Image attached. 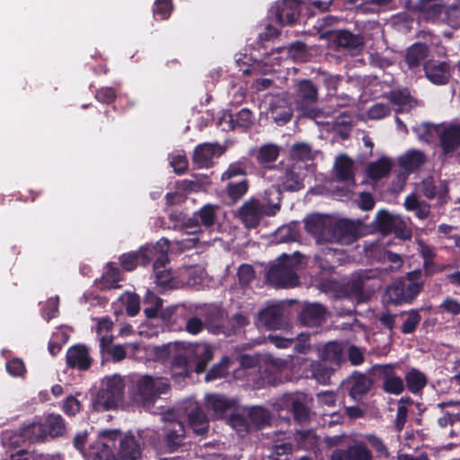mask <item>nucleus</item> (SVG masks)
I'll return each mask as SVG.
<instances>
[{
    "label": "nucleus",
    "mask_w": 460,
    "mask_h": 460,
    "mask_svg": "<svg viewBox=\"0 0 460 460\" xmlns=\"http://www.w3.org/2000/svg\"><path fill=\"white\" fill-rule=\"evenodd\" d=\"M305 229L318 243L349 244L358 236L359 224L349 219L334 221L328 216L314 214L304 219Z\"/></svg>",
    "instance_id": "obj_1"
},
{
    "label": "nucleus",
    "mask_w": 460,
    "mask_h": 460,
    "mask_svg": "<svg viewBox=\"0 0 460 460\" xmlns=\"http://www.w3.org/2000/svg\"><path fill=\"white\" fill-rule=\"evenodd\" d=\"M302 263L303 255L299 252L282 253L269 264L266 281L276 288H294L300 284L297 271Z\"/></svg>",
    "instance_id": "obj_2"
},
{
    "label": "nucleus",
    "mask_w": 460,
    "mask_h": 460,
    "mask_svg": "<svg viewBox=\"0 0 460 460\" xmlns=\"http://www.w3.org/2000/svg\"><path fill=\"white\" fill-rule=\"evenodd\" d=\"M422 271L417 269L395 279L384 293L383 300L395 306L412 304L424 288Z\"/></svg>",
    "instance_id": "obj_3"
},
{
    "label": "nucleus",
    "mask_w": 460,
    "mask_h": 460,
    "mask_svg": "<svg viewBox=\"0 0 460 460\" xmlns=\"http://www.w3.org/2000/svg\"><path fill=\"white\" fill-rule=\"evenodd\" d=\"M168 390L169 384L165 378L143 375L135 382L131 399L136 404L150 409L161 394H166Z\"/></svg>",
    "instance_id": "obj_4"
},
{
    "label": "nucleus",
    "mask_w": 460,
    "mask_h": 460,
    "mask_svg": "<svg viewBox=\"0 0 460 460\" xmlns=\"http://www.w3.org/2000/svg\"><path fill=\"white\" fill-rule=\"evenodd\" d=\"M279 209V204H264L256 198H251L238 208L236 217L245 227L256 228L263 217L275 216Z\"/></svg>",
    "instance_id": "obj_5"
},
{
    "label": "nucleus",
    "mask_w": 460,
    "mask_h": 460,
    "mask_svg": "<svg viewBox=\"0 0 460 460\" xmlns=\"http://www.w3.org/2000/svg\"><path fill=\"white\" fill-rule=\"evenodd\" d=\"M123 394L124 383L119 376L106 377L93 402V407L97 411L114 409L122 401Z\"/></svg>",
    "instance_id": "obj_6"
},
{
    "label": "nucleus",
    "mask_w": 460,
    "mask_h": 460,
    "mask_svg": "<svg viewBox=\"0 0 460 460\" xmlns=\"http://www.w3.org/2000/svg\"><path fill=\"white\" fill-rule=\"evenodd\" d=\"M277 404L279 409L291 413L296 423L305 425L310 422L311 410L305 394H285L279 399Z\"/></svg>",
    "instance_id": "obj_7"
},
{
    "label": "nucleus",
    "mask_w": 460,
    "mask_h": 460,
    "mask_svg": "<svg viewBox=\"0 0 460 460\" xmlns=\"http://www.w3.org/2000/svg\"><path fill=\"white\" fill-rule=\"evenodd\" d=\"M170 247L167 239H161L156 243V254L154 256L153 271L155 274V281L158 286L163 288H172L173 274L171 270L166 269L169 263L168 249Z\"/></svg>",
    "instance_id": "obj_8"
},
{
    "label": "nucleus",
    "mask_w": 460,
    "mask_h": 460,
    "mask_svg": "<svg viewBox=\"0 0 460 460\" xmlns=\"http://www.w3.org/2000/svg\"><path fill=\"white\" fill-rule=\"evenodd\" d=\"M270 16L275 22L281 26L293 25L301 13L300 3L296 0H283L276 2L271 6Z\"/></svg>",
    "instance_id": "obj_9"
},
{
    "label": "nucleus",
    "mask_w": 460,
    "mask_h": 460,
    "mask_svg": "<svg viewBox=\"0 0 460 460\" xmlns=\"http://www.w3.org/2000/svg\"><path fill=\"white\" fill-rule=\"evenodd\" d=\"M296 106L304 114H312L318 99V89L309 79L299 80L296 84Z\"/></svg>",
    "instance_id": "obj_10"
},
{
    "label": "nucleus",
    "mask_w": 460,
    "mask_h": 460,
    "mask_svg": "<svg viewBox=\"0 0 460 460\" xmlns=\"http://www.w3.org/2000/svg\"><path fill=\"white\" fill-rule=\"evenodd\" d=\"M327 309L321 303L304 302L300 305L297 321L302 326L319 327L326 320Z\"/></svg>",
    "instance_id": "obj_11"
},
{
    "label": "nucleus",
    "mask_w": 460,
    "mask_h": 460,
    "mask_svg": "<svg viewBox=\"0 0 460 460\" xmlns=\"http://www.w3.org/2000/svg\"><path fill=\"white\" fill-rule=\"evenodd\" d=\"M330 460H373V455L364 441L354 439L345 448L332 450Z\"/></svg>",
    "instance_id": "obj_12"
},
{
    "label": "nucleus",
    "mask_w": 460,
    "mask_h": 460,
    "mask_svg": "<svg viewBox=\"0 0 460 460\" xmlns=\"http://www.w3.org/2000/svg\"><path fill=\"white\" fill-rule=\"evenodd\" d=\"M19 438L30 444L45 442L47 438L42 425V419L36 417L33 421L23 424L19 429L17 434H14L10 438V443L14 445L18 442Z\"/></svg>",
    "instance_id": "obj_13"
},
{
    "label": "nucleus",
    "mask_w": 460,
    "mask_h": 460,
    "mask_svg": "<svg viewBox=\"0 0 460 460\" xmlns=\"http://www.w3.org/2000/svg\"><path fill=\"white\" fill-rule=\"evenodd\" d=\"M155 252V245H146L142 246L137 252L123 253L119 258L120 266L127 271L135 270L138 264L146 266L153 261Z\"/></svg>",
    "instance_id": "obj_14"
},
{
    "label": "nucleus",
    "mask_w": 460,
    "mask_h": 460,
    "mask_svg": "<svg viewBox=\"0 0 460 460\" xmlns=\"http://www.w3.org/2000/svg\"><path fill=\"white\" fill-rule=\"evenodd\" d=\"M93 362L88 348L83 343L75 344L66 350V364L68 368L86 371Z\"/></svg>",
    "instance_id": "obj_15"
},
{
    "label": "nucleus",
    "mask_w": 460,
    "mask_h": 460,
    "mask_svg": "<svg viewBox=\"0 0 460 460\" xmlns=\"http://www.w3.org/2000/svg\"><path fill=\"white\" fill-rule=\"evenodd\" d=\"M423 70L427 79L433 84H447L451 78L450 66L445 61L427 60L423 64Z\"/></svg>",
    "instance_id": "obj_16"
},
{
    "label": "nucleus",
    "mask_w": 460,
    "mask_h": 460,
    "mask_svg": "<svg viewBox=\"0 0 460 460\" xmlns=\"http://www.w3.org/2000/svg\"><path fill=\"white\" fill-rule=\"evenodd\" d=\"M254 119L253 112L248 108H243L235 114L230 111H225L219 119V124H227V130H234L237 128L246 130L254 124Z\"/></svg>",
    "instance_id": "obj_17"
},
{
    "label": "nucleus",
    "mask_w": 460,
    "mask_h": 460,
    "mask_svg": "<svg viewBox=\"0 0 460 460\" xmlns=\"http://www.w3.org/2000/svg\"><path fill=\"white\" fill-rule=\"evenodd\" d=\"M206 407L214 419H224L234 407V400L220 394H212L206 396Z\"/></svg>",
    "instance_id": "obj_18"
},
{
    "label": "nucleus",
    "mask_w": 460,
    "mask_h": 460,
    "mask_svg": "<svg viewBox=\"0 0 460 460\" xmlns=\"http://www.w3.org/2000/svg\"><path fill=\"white\" fill-rule=\"evenodd\" d=\"M438 138L443 154L453 153L460 147V124H441Z\"/></svg>",
    "instance_id": "obj_19"
},
{
    "label": "nucleus",
    "mask_w": 460,
    "mask_h": 460,
    "mask_svg": "<svg viewBox=\"0 0 460 460\" xmlns=\"http://www.w3.org/2000/svg\"><path fill=\"white\" fill-rule=\"evenodd\" d=\"M190 427L197 435H204L208 430V419L207 414L196 402H190L185 408Z\"/></svg>",
    "instance_id": "obj_20"
},
{
    "label": "nucleus",
    "mask_w": 460,
    "mask_h": 460,
    "mask_svg": "<svg viewBox=\"0 0 460 460\" xmlns=\"http://www.w3.org/2000/svg\"><path fill=\"white\" fill-rule=\"evenodd\" d=\"M165 436L164 438V447L167 452L172 453L177 451L184 445L185 427L181 421H172L164 429Z\"/></svg>",
    "instance_id": "obj_21"
},
{
    "label": "nucleus",
    "mask_w": 460,
    "mask_h": 460,
    "mask_svg": "<svg viewBox=\"0 0 460 460\" xmlns=\"http://www.w3.org/2000/svg\"><path fill=\"white\" fill-rule=\"evenodd\" d=\"M259 320L267 330L281 329L286 323L284 308L279 305L267 306L260 312Z\"/></svg>",
    "instance_id": "obj_22"
},
{
    "label": "nucleus",
    "mask_w": 460,
    "mask_h": 460,
    "mask_svg": "<svg viewBox=\"0 0 460 460\" xmlns=\"http://www.w3.org/2000/svg\"><path fill=\"white\" fill-rule=\"evenodd\" d=\"M332 40L339 48L349 50H360L365 44V38L361 32L355 34L347 30L335 31Z\"/></svg>",
    "instance_id": "obj_23"
},
{
    "label": "nucleus",
    "mask_w": 460,
    "mask_h": 460,
    "mask_svg": "<svg viewBox=\"0 0 460 460\" xmlns=\"http://www.w3.org/2000/svg\"><path fill=\"white\" fill-rule=\"evenodd\" d=\"M252 169V161L247 156H242L237 161L229 164L227 169L221 174L220 181H238L247 178Z\"/></svg>",
    "instance_id": "obj_24"
},
{
    "label": "nucleus",
    "mask_w": 460,
    "mask_h": 460,
    "mask_svg": "<svg viewBox=\"0 0 460 460\" xmlns=\"http://www.w3.org/2000/svg\"><path fill=\"white\" fill-rule=\"evenodd\" d=\"M280 155V147L272 143L264 144L254 151L256 162L261 168L271 170Z\"/></svg>",
    "instance_id": "obj_25"
},
{
    "label": "nucleus",
    "mask_w": 460,
    "mask_h": 460,
    "mask_svg": "<svg viewBox=\"0 0 460 460\" xmlns=\"http://www.w3.org/2000/svg\"><path fill=\"white\" fill-rule=\"evenodd\" d=\"M303 169L300 165L292 164L279 177L281 186L287 191H297L305 188Z\"/></svg>",
    "instance_id": "obj_26"
},
{
    "label": "nucleus",
    "mask_w": 460,
    "mask_h": 460,
    "mask_svg": "<svg viewBox=\"0 0 460 460\" xmlns=\"http://www.w3.org/2000/svg\"><path fill=\"white\" fill-rule=\"evenodd\" d=\"M332 368L318 361L305 360L303 364L302 375L305 378H314L321 385H327L331 379Z\"/></svg>",
    "instance_id": "obj_27"
},
{
    "label": "nucleus",
    "mask_w": 460,
    "mask_h": 460,
    "mask_svg": "<svg viewBox=\"0 0 460 460\" xmlns=\"http://www.w3.org/2000/svg\"><path fill=\"white\" fill-rule=\"evenodd\" d=\"M429 54V48L426 43L415 42L407 48L404 62L409 69L414 70L426 62L425 59L428 58Z\"/></svg>",
    "instance_id": "obj_28"
},
{
    "label": "nucleus",
    "mask_w": 460,
    "mask_h": 460,
    "mask_svg": "<svg viewBox=\"0 0 460 460\" xmlns=\"http://www.w3.org/2000/svg\"><path fill=\"white\" fill-rule=\"evenodd\" d=\"M348 385L351 398L359 401L369 392L373 381L366 374L354 372L348 380Z\"/></svg>",
    "instance_id": "obj_29"
},
{
    "label": "nucleus",
    "mask_w": 460,
    "mask_h": 460,
    "mask_svg": "<svg viewBox=\"0 0 460 460\" xmlns=\"http://www.w3.org/2000/svg\"><path fill=\"white\" fill-rule=\"evenodd\" d=\"M369 280L370 278L365 273L353 274L346 284L347 291L358 301L367 300L370 296V292L366 288Z\"/></svg>",
    "instance_id": "obj_30"
},
{
    "label": "nucleus",
    "mask_w": 460,
    "mask_h": 460,
    "mask_svg": "<svg viewBox=\"0 0 460 460\" xmlns=\"http://www.w3.org/2000/svg\"><path fill=\"white\" fill-rule=\"evenodd\" d=\"M420 190L422 194L429 199L438 198L440 202H446L448 197V187L446 181H440L437 186L432 176H429L422 180L420 183Z\"/></svg>",
    "instance_id": "obj_31"
},
{
    "label": "nucleus",
    "mask_w": 460,
    "mask_h": 460,
    "mask_svg": "<svg viewBox=\"0 0 460 460\" xmlns=\"http://www.w3.org/2000/svg\"><path fill=\"white\" fill-rule=\"evenodd\" d=\"M46 438H56L64 437L66 433L65 419L58 413H49L42 420Z\"/></svg>",
    "instance_id": "obj_32"
},
{
    "label": "nucleus",
    "mask_w": 460,
    "mask_h": 460,
    "mask_svg": "<svg viewBox=\"0 0 460 460\" xmlns=\"http://www.w3.org/2000/svg\"><path fill=\"white\" fill-rule=\"evenodd\" d=\"M383 390L390 394L398 395L404 391V383L402 377L397 376L393 367L382 366Z\"/></svg>",
    "instance_id": "obj_33"
},
{
    "label": "nucleus",
    "mask_w": 460,
    "mask_h": 460,
    "mask_svg": "<svg viewBox=\"0 0 460 460\" xmlns=\"http://www.w3.org/2000/svg\"><path fill=\"white\" fill-rule=\"evenodd\" d=\"M215 154V145L211 143H202L194 149L192 163L197 168H209L213 164Z\"/></svg>",
    "instance_id": "obj_34"
},
{
    "label": "nucleus",
    "mask_w": 460,
    "mask_h": 460,
    "mask_svg": "<svg viewBox=\"0 0 460 460\" xmlns=\"http://www.w3.org/2000/svg\"><path fill=\"white\" fill-rule=\"evenodd\" d=\"M225 193L230 204H236L248 192L250 181L248 178L238 181H225Z\"/></svg>",
    "instance_id": "obj_35"
},
{
    "label": "nucleus",
    "mask_w": 460,
    "mask_h": 460,
    "mask_svg": "<svg viewBox=\"0 0 460 460\" xmlns=\"http://www.w3.org/2000/svg\"><path fill=\"white\" fill-rule=\"evenodd\" d=\"M189 312L183 306H176L171 317H182L185 322V331L192 335L199 334L204 329V322L197 316H188Z\"/></svg>",
    "instance_id": "obj_36"
},
{
    "label": "nucleus",
    "mask_w": 460,
    "mask_h": 460,
    "mask_svg": "<svg viewBox=\"0 0 460 460\" xmlns=\"http://www.w3.org/2000/svg\"><path fill=\"white\" fill-rule=\"evenodd\" d=\"M119 455L123 460H137L140 456V447L134 436H125L119 440Z\"/></svg>",
    "instance_id": "obj_37"
},
{
    "label": "nucleus",
    "mask_w": 460,
    "mask_h": 460,
    "mask_svg": "<svg viewBox=\"0 0 460 460\" xmlns=\"http://www.w3.org/2000/svg\"><path fill=\"white\" fill-rule=\"evenodd\" d=\"M334 169L339 181L344 182L354 180L353 161L348 155H339L336 158Z\"/></svg>",
    "instance_id": "obj_38"
},
{
    "label": "nucleus",
    "mask_w": 460,
    "mask_h": 460,
    "mask_svg": "<svg viewBox=\"0 0 460 460\" xmlns=\"http://www.w3.org/2000/svg\"><path fill=\"white\" fill-rule=\"evenodd\" d=\"M409 392L417 394L422 391L428 383L426 375L417 368H411L404 376Z\"/></svg>",
    "instance_id": "obj_39"
},
{
    "label": "nucleus",
    "mask_w": 460,
    "mask_h": 460,
    "mask_svg": "<svg viewBox=\"0 0 460 460\" xmlns=\"http://www.w3.org/2000/svg\"><path fill=\"white\" fill-rule=\"evenodd\" d=\"M425 162L424 153L419 150H410L399 158L400 166L408 172L418 170Z\"/></svg>",
    "instance_id": "obj_40"
},
{
    "label": "nucleus",
    "mask_w": 460,
    "mask_h": 460,
    "mask_svg": "<svg viewBox=\"0 0 460 460\" xmlns=\"http://www.w3.org/2000/svg\"><path fill=\"white\" fill-rule=\"evenodd\" d=\"M322 360L340 366L343 359V349L341 343L330 341L326 343L320 352Z\"/></svg>",
    "instance_id": "obj_41"
},
{
    "label": "nucleus",
    "mask_w": 460,
    "mask_h": 460,
    "mask_svg": "<svg viewBox=\"0 0 460 460\" xmlns=\"http://www.w3.org/2000/svg\"><path fill=\"white\" fill-rule=\"evenodd\" d=\"M294 439L297 447L305 450L314 449L318 445V437L314 429L296 430Z\"/></svg>",
    "instance_id": "obj_42"
},
{
    "label": "nucleus",
    "mask_w": 460,
    "mask_h": 460,
    "mask_svg": "<svg viewBox=\"0 0 460 460\" xmlns=\"http://www.w3.org/2000/svg\"><path fill=\"white\" fill-rule=\"evenodd\" d=\"M392 170V163L387 157H381L376 162L371 163L367 172L370 179L374 181L380 180L387 176Z\"/></svg>",
    "instance_id": "obj_43"
},
{
    "label": "nucleus",
    "mask_w": 460,
    "mask_h": 460,
    "mask_svg": "<svg viewBox=\"0 0 460 460\" xmlns=\"http://www.w3.org/2000/svg\"><path fill=\"white\" fill-rule=\"evenodd\" d=\"M194 354L197 358L195 371L198 374L203 373L206 370L208 364L213 358L212 347L208 344L197 345L194 349Z\"/></svg>",
    "instance_id": "obj_44"
},
{
    "label": "nucleus",
    "mask_w": 460,
    "mask_h": 460,
    "mask_svg": "<svg viewBox=\"0 0 460 460\" xmlns=\"http://www.w3.org/2000/svg\"><path fill=\"white\" fill-rule=\"evenodd\" d=\"M121 280V272L113 262H109L106 270L103 272L100 283L102 288L107 289L117 288L119 287V282Z\"/></svg>",
    "instance_id": "obj_45"
},
{
    "label": "nucleus",
    "mask_w": 460,
    "mask_h": 460,
    "mask_svg": "<svg viewBox=\"0 0 460 460\" xmlns=\"http://www.w3.org/2000/svg\"><path fill=\"white\" fill-rule=\"evenodd\" d=\"M288 58L295 62H306L308 60V50L306 44L303 41L296 40L288 47L283 48Z\"/></svg>",
    "instance_id": "obj_46"
},
{
    "label": "nucleus",
    "mask_w": 460,
    "mask_h": 460,
    "mask_svg": "<svg viewBox=\"0 0 460 460\" xmlns=\"http://www.w3.org/2000/svg\"><path fill=\"white\" fill-rule=\"evenodd\" d=\"M413 10L422 13L428 19H434L441 13L442 6L436 0H419Z\"/></svg>",
    "instance_id": "obj_47"
},
{
    "label": "nucleus",
    "mask_w": 460,
    "mask_h": 460,
    "mask_svg": "<svg viewBox=\"0 0 460 460\" xmlns=\"http://www.w3.org/2000/svg\"><path fill=\"white\" fill-rule=\"evenodd\" d=\"M218 208V205L206 204L197 211L196 216L199 217L201 226L206 228L213 226L216 223L217 210Z\"/></svg>",
    "instance_id": "obj_48"
},
{
    "label": "nucleus",
    "mask_w": 460,
    "mask_h": 460,
    "mask_svg": "<svg viewBox=\"0 0 460 460\" xmlns=\"http://www.w3.org/2000/svg\"><path fill=\"white\" fill-rule=\"evenodd\" d=\"M251 426L260 429L270 421V412L260 406L252 407L247 414Z\"/></svg>",
    "instance_id": "obj_49"
},
{
    "label": "nucleus",
    "mask_w": 460,
    "mask_h": 460,
    "mask_svg": "<svg viewBox=\"0 0 460 460\" xmlns=\"http://www.w3.org/2000/svg\"><path fill=\"white\" fill-rule=\"evenodd\" d=\"M390 101L394 105L400 107L397 112H400L401 110L403 109L411 110L417 105V101L409 93L404 91L391 93Z\"/></svg>",
    "instance_id": "obj_50"
},
{
    "label": "nucleus",
    "mask_w": 460,
    "mask_h": 460,
    "mask_svg": "<svg viewBox=\"0 0 460 460\" xmlns=\"http://www.w3.org/2000/svg\"><path fill=\"white\" fill-rule=\"evenodd\" d=\"M172 375L173 377H186L190 374L188 358L183 354L176 355L172 361Z\"/></svg>",
    "instance_id": "obj_51"
},
{
    "label": "nucleus",
    "mask_w": 460,
    "mask_h": 460,
    "mask_svg": "<svg viewBox=\"0 0 460 460\" xmlns=\"http://www.w3.org/2000/svg\"><path fill=\"white\" fill-rule=\"evenodd\" d=\"M402 314H405L407 317L400 328L401 332L403 334H411L416 331L417 326L421 321L420 312L417 309H411L407 312H403Z\"/></svg>",
    "instance_id": "obj_52"
},
{
    "label": "nucleus",
    "mask_w": 460,
    "mask_h": 460,
    "mask_svg": "<svg viewBox=\"0 0 460 460\" xmlns=\"http://www.w3.org/2000/svg\"><path fill=\"white\" fill-rule=\"evenodd\" d=\"M377 229L384 234H388L394 229L395 218L385 210L378 211L376 218Z\"/></svg>",
    "instance_id": "obj_53"
},
{
    "label": "nucleus",
    "mask_w": 460,
    "mask_h": 460,
    "mask_svg": "<svg viewBox=\"0 0 460 460\" xmlns=\"http://www.w3.org/2000/svg\"><path fill=\"white\" fill-rule=\"evenodd\" d=\"M364 438L368 445L376 451L378 457L385 459L390 457V452L381 438L375 434H366Z\"/></svg>",
    "instance_id": "obj_54"
},
{
    "label": "nucleus",
    "mask_w": 460,
    "mask_h": 460,
    "mask_svg": "<svg viewBox=\"0 0 460 460\" xmlns=\"http://www.w3.org/2000/svg\"><path fill=\"white\" fill-rule=\"evenodd\" d=\"M230 359L228 357L224 356L221 360L215 364L206 374V381H213L221 378L227 374Z\"/></svg>",
    "instance_id": "obj_55"
},
{
    "label": "nucleus",
    "mask_w": 460,
    "mask_h": 460,
    "mask_svg": "<svg viewBox=\"0 0 460 460\" xmlns=\"http://www.w3.org/2000/svg\"><path fill=\"white\" fill-rule=\"evenodd\" d=\"M290 155L297 161H309L314 158L311 146L305 143L294 144L290 149Z\"/></svg>",
    "instance_id": "obj_56"
},
{
    "label": "nucleus",
    "mask_w": 460,
    "mask_h": 460,
    "mask_svg": "<svg viewBox=\"0 0 460 460\" xmlns=\"http://www.w3.org/2000/svg\"><path fill=\"white\" fill-rule=\"evenodd\" d=\"M228 423L241 437H244L251 429L248 417H244L240 413H232L228 420Z\"/></svg>",
    "instance_id": "obj_57"
},
{
    "label": "nucleus",
    "mask_w": 460,
    "mask_h": 460,
    "mask_svg": "<svg viewBox=\"0 0 460 460\" xmlns=\"http://www.w3.org/2000/svg\"><path fill=\"white\" fill-rule=\"evenodd\" d=\"M172 5L171 0H155L153 6L154 17L156 20H167L172 13Z\"/></svg>",
    "instance_id": "obj_58"
},
{
    "label": "nucleus",
    "mask_w": 460,
    "mask_h": 460,
    "mask_svg": "<svg viewBox=\"0 0 460 460\" xmlns=\"http://www.w3.org/2000/svg\"><path fill=\"white\" fill-rule=\"evenodd\" d=\"M206 321L214 333H226L223 325V313L221 311L208 312L206 315Z\"/></svg>",
    "instance_id": "obj_59"
},
{
    "label": "nucleus",
    "mask_w": 460,
    "mask_h": 460,
    "mask_svg": "<svg viewBox=\"0 0 460 460\" xmlns=\"http://www.w3.org/2000/svg\"><path fill=\"white\" fill-rule=\"evenodd\" d=\"M440 129H441V125L424 123L417 128V131H418L420 137L422 140L429 143L434 140L436 136L438 137Z\"/></svg>",
    "instance_id": "obj_60"
},
{
    "label": "nucleus",
    "mask_w": 460,
    "mask_h": 460,
    "mask_svg": "<svg viewBox=\"0 0 460 460\" xmlns=\"http://www.w3.org/2000/svg\"><path fill=\"white\" fill-rule=\"evenodd\" d=\"M238 282L242 287H247L255 278V270L250 264H241L237 270Z\"/></svg>",
    "instance_id": "obj_61"
},
{
    "label": "nucleus",
    "mask_w": 460,
    "mask_h": 460,
    "mask_svg": "<svg viewBox=\"0 0 460 460\" xmlns=\"http://www.w3.org/2000/svg\"><path fill=\"white\" fill-rule=\"evenodd\" d=\"M392 1L393 0H365L358 6V9L364 13H375Z\"/></svg>",
    "instance_id": "obj_62"
},
{
    "label": "nucleus",
    "mask_w": 460,
    "mask_h": 460,
    "mask_svg": "<svg viewBox=\"0 0 460 460\" xmlns=\"http://www.w3.org/2000/svg\"><path fill=\"white\" fill-rule=\"evenodd\" d=\"M229 323L231 325V330L227 334H234L247 326L250 323V320L246 314L238 312L229 319Z\"/></svg>",
    "instance_id": "obj_63"
},
{
    "label": "nucleus",
    "mask_w": 460,
    "mask_h": 460,
    "mask_svg": "<svg viewBox=\"0 0 460 460\" xmlns=\"http://www.w3.org/2000/svg\"><path fill=\"white\" fill-rule=\"evenodd\" d=\"M391 113V109L388 104L376 103L370 107L367 111L368 118L371 119H381Z\"/></svg>",
    "instance_id": "obj_64"
}]
</instances>
